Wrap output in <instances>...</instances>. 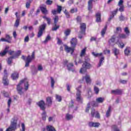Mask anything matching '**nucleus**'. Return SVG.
Masks as SVG:
<instances>
[{
	"label": "nucleus",
	"instance_id": "obj_59",
	"mask_svg": "<svg viewBox=\"0 0 131 131\" xmlns=\"http://www.w3.org/2000/svg\"><path fill=\"white\" fill-rule=\"evenodd\" d=\"M46 4L47 5H52V4H53V1H51V0H47L46 1Z\"/></svg>",
	"mask_w": 131,
	"mask_h": 131
},
{
	"label": "nucleus",
	"instance_id": "obj_21",
	"mask_svg": "<svg viewBox=\"0 0 131 131\" xmlns=\"http://www.w3.org/2000/svg\"><path fill=\"white\" fill-rule=\"evenodd\" d=\"M75 65L77 66L78 64H81L82 63V60L81 59L76 57V59L74 60Z\"/></svg>",
	"mask_w": 131,
	"mask_h": 131
},
{
	"label": "nucleus",
	"instance_id": "obj_29",
	"mask_svg": "<svg viewBox=\"0 0 131 131\" xmlns=\"http://www.w3.org/2000/svg\"><path fill=\"white\" fill-rule=\"evenodd\" d=\"M13 59H15V56H11L9 58H8V60H7V63L8 65H11L12 64V62L13 61Z\"/></svg>",
	"mask_w": 131,
	"mask_h": 131
},
{
	"label": "nucleus",
	"instance_id": "obj_34",
	"mask_svg": "<svg viewBox=\"0 0 131 131\" xmlns=\"http://www.w3.org/2000/svg\"><path fill=\"white\" fill-rule=\"evenodd\" d=\"M43 19H45V20H46V21H47V23L48 24V25H50L51 24V18L48 17L47 16H43Z\"/></svg>",
	"mask_w": 131,
	"mask_h": 131
},
{
	"label": "nucleus",
	"instance_id": "obj_2",
	"mask_svg": "<svg viewBox=\"0 0 131 131\" xmlns=\"http://www.w3.org/2000/svg\"><path fill=\"white\" fill-rule=\"evenodd\" d=\"M90 59L88 57H85V61L82 64V68L80 70V73L82 74L86 73V70L91 68L92 64L90 63Z\"/></svg>",
	"mask_w": 131,
	"mask_h": 131
},
{
	"label": "nucleus",
	"instance_id": "obj_4",
	"mask_svg": "<svg viewBox=\"0 0 131 131\" xmlns=\"http://www.w3.org/2000/svg\"><path fill=\"white\" fill-rule=\"evenodd\" d=\"M34 55L35 53L34 52H33L31 56L30 55H28L26 59L25 58V56L24 55H23L21 56V59H23V60H24V61H26L25 67H28V66H29V63H30V62H31L32 60L34 59Z\"/></svg>",
	"mask_w": 131,
	"mask_h": 131
},
{
	"label": "nucleus",
	"instance_id": "obj_30",
	"mask_svg": "<svg viewBox=\"0 0 131 131\" xmlns=\"http://www.w3.org/2000/svg\"><path fill=\"white\" fill-rule=\"evenodd\" d=\"M52 39V38L51 37V36L49 35H47L46 37L45 40L43 41V43H47L48 41H50Z\"/></svg>",
	"mask_w": 131,
	"mask_h": 131
},
{
	"label": "nucleus",
	"instance_id": "obj_8",
	"mask_svg": "<svg viewBox=\"0 0 131 131\" xmlns=\"http://www.w3.org/2000/svg\"><path fill=\"white\" fill-rule=\"evenodd\" d=\"M8 74L7 73V70H4V76L3 77V83L4 85H8L9 84V80H8Z\"/></svg>",
	"mask_w": 131,
	"mask_h": 131
},
{
	"label": "nucleus",
	"instance_id": "obj_36",
	"mask_svg": "<svg viewBox=\"0 0 131 131\" xmlns=\"http://www.w3.org/2000/svg\"><path fill=\"white\" fill-rule=\"evenodd\" d=\"M50 79H51V88L52 89H54V86L55 85V80L54 79V78L52 77H50Z\"/></svg>",
	"mask_w": 131,
	"mask_h": 131
},
{
	"label": "nucleus",
	"instance_id": "obj_28",
	"mask_svg": "<svg viewBox=\"0 0 131 131\" xmlns=\"http://www.w3.org/2000/svg\"><path fill=\"white\" fill-rule=\"evenodd\" d=\"M107 25H105L104 28L103 29H102V30H101V35L102 36L104 37V35H105V34L106 33V31L107 30Z\"/></svg>",
	"mask_w": 131,
	"mask_h": 131
},
{
	"label": "nucleus",
	"instance_id": "obj_60",
	"mask_svg": "<svg viewBox=\"0 0 131 131\" xmlns=\"http://www.w3.org/2000/svg\"><path fill=\"white\" fill-rule=\"evenodd\" d=\"M123 4V0H120L118 4V6H119V7H120L122 6Z\"/></svg>",
	"mask_w": 131,
	"mask_h": 131
},
{
	"label": "nucleus",
	"instance_id": "obj_63",
	"mask_svg": "<svg viewBox=\"0 0 131 131\" xmlns=\"http://www.w3.org/2000/svg\"><path fill=\"white\" fill-rule=\"evenodd\" d=\"M118 47H119V48H120L121 49H123V48H124V45L123 44V43H120L118 45Z\"/></svg>",
	"mask_w": 131,
	"mask_h": 131
},
{
	"label": "nucleus",
	"instance_id": "obj_61",
	"mask_svg": "<svg viewBox=\"0 0 131 131\" xmlns=\"http://www.w3.org/2000/svg\"><path fill=\"white\" fill-rule=\"evenodd\" d=\"M21 131H25V124L24 123H21Z\"/></svg>",
	"mask_w": 131,
	"mask_h": 131
},
{
	"label": "nucleus",
	"instance_id": "obj_26",
	"mask_svg": "<svg viewBox=\"0 0 131 131\" xmlns=\"http://www.w3.org/2000/svg\"><path fill=\"white\" fill-rule=\"evenodd\" d=\"M104 60H105V58L104 56H102L99 60V62L98 64V67H101L103 63H104Z\"/></svg>",
	"mask_w": 131,
	"mask_h": 131
},
{
	"label": "nucleus",
	"instance_id": "obj_32",
	"mask_svg": "<svg viewBox=\"0 0 131 131\" xmlns=\"http://www.w3.org/2000/svg\"><path fill=\"white\" fill-rule=\"evenodd\" d=\"M47 131H56L55 128L53 127V126L48 125L47 126Z\"/></svg>",
	"mask_w": 131,
	"mask_h": 131
},
{
	"label": "nucleus",
	"instance_id": "obj_22",
	"mask_svg": "<svg viewBox=\"0 0 131 131\" xmlns=\"http://www.w3.org/2000/svg\"><path fill=\"white\" fill-rule=\"evenodd\" d=\"M119 21H125V20H127V17H125L122 15V13L121 14L120 16H119Z\"/></svg>",
	"mask_w": 131,
	"mask_h": 131
},
{
	"label": "nucleus",
	"instance_id": "obj_64",
	"mask_svg": "<svg viewBox=\"0 0 131 131\" xmlns=\"http://www.w3.org/2000/svg\"><path fill=\"white\" fill-rule=\"evenodd\" d=\"M24 41H25V42H28V41H29V36H26V37L25 38Z\"/></svg>",
	"mask_w": 131,
	"mask_h": 131
},
{
	"label": "nucleus",
	"instance_id": "obj_53",
	"mask_svg": "<svg viewBox=\"0 0 131 131\" xmlns=\"http://www.w3.org/2000/svg\"><path fill=\"white\" fill-rule=\"evenodd\" d=\"M1 41H5L6 42H8V43H11V42L8 40H7L6 38H2L1 39Z\"/></svg>",
	"mask_w": 131,
	"mask_h": 131
},
{
	"label": "nucleus",
	"instance_id": "obj_20",
	"mask_svg": "<svg viewBox=\"0 0 131 131\" xmlns=\"http://www.w3.org/2000/svg\"><path fill=\"white\" fill-rule=\"evenodd\" d=\"M46 104L48 106L52 105V97H49L46 98Z\"/></svg>",
	"mask_w": 131,
	"mask_h": 131
},
{
	"label": "nucleus",
	"instance_id": "obj_24",
	"mask_svg": "<svg viewBox=\"0 0 131 131\" xmlns=\"http://www.w3.org/2000/svg\"><path fill=\"white\" fill-rule=\"evenodd\" d=\"M96 22H101V13L98 12L96 14Z\"/></svg>",
	"mask_w": 131,
	"mask_h": 131
},
{
	"label": "nucleus",
	"instance_id": "obj_18",
	"mask_svg": "<svg viewBox=\"0 0 131 131\" xmlns=\"http://www.w3.org/2000/svg\"><path fill=\"white\" fill-rule=\"evenodd\" d=\"M121 90L117 89L116 90H112V94L113 95H121Z\"/></svg>",
	"mask_w": 131,
	"mask_h": 131
},
{
	"label": "nucleus",
	"instance_id": "obj_55",
	"mask_svg": "<svg viewBox=\"0 0 131 131\" xmlns=\"http://www.w3.org/2000/svg\"><path fill=\"white\" fill-rule=\"evenodd\" d=\"M99 88H98V87H96V86H95L94 87V91L95 92V93L96 94H99Z\"/></svg>",
	"mask_w": 131,
	"mask_h": 131
},
{
	"label": "nucleus",
	"instance_id": "obj_10",
	"mask_svg": "<svg viewBox=\"0 0 131 131\" xmlns=\"http://www.w3.org/2000/svg\"><path fill=\"white\" fill-rule=\"evenodd\" d=\"M80 33L82 34H84L85 32V29H86V26L85 25V24L84 23H81L80 24Z\"/></svg>",
	"mask_w": 131,
	"mask_h": 131
},
{
	"label": "nucleus",
	"instance_id": "obj_3",
	"mask_svg": "<svg viewBox=\"0 0 131 131\" xmlns=\"http://www.w3.org/2000/svg\"><path fill=\"white\" fill-rule=\"evenodd\" d=\"M17 120H18V119H17L16 117H14L11 121V124H10V127L6 129V131L15 130V129L17 127Z\"/></svg>",
	"mask_w": 131,
	"mask_h": 131
},
{
	"label": "nucleus",
	"instance_id": "obj_44",
	"mask_svg": "<svg viewBox=\"0 0 131 131\" xmlns=\"http://www.w3.org/2000/svg\"><path fill=\"white\" fill-rule=\"evenodd\" d=\"M57 11L58 14H61V12L62 11V6H60L58 5Z\"/></svg>",
	"mask_w": 131,
	"mask_h": 131
},
{
	"label": "nucleus",
	"instance_id": "obj_49",
	"mask_svg": "<svg viewBox=\"0 0 131 131\" xmlns=\"http://www.w3.org/2000/svg\"><path fill=\"white\" fill-rule=\"evenodd\" d=\"M59 27H60L59 26H57V25H56V26H55L54 27L52 28V31H56L58 29H59Z\"/></svg>",
	"mask_w": 131,
	"mask_h": 131
},
{
	"label": "nucleus",
	"instance_id": "obj_6",
	"mask_svg": "<svg viewBox=\"0 0 131 131\" xmlns=\"http://www.w3.org/2000/svg\"><path fill=\"white\" fill-rule=\"evenodd\" d=\"M37 105L42 111H45V110H46V102H45L43 100H40L37 102Z\"/></svg>",
	"mask_w": 131,
	"mask_h": 131
},
{
	"label": "nucleus",
	"instance_id": "obj_39",
	"mask_svg": "<svg viewBox=\"0 0 131 131\" xmlns=\"http://www.w3.org/2000/svg\"><path fill=\"white\" fill-rule=\"evenodd\" d=\"M111 113V106H110L108 107V110L107 111L106 113V117H109V116H110Z\"/></svg>",
	"mask_w": 131,
	"mask_h": 131
},
{
	"label": "nucleus",
	"instance_id": "obj_25",
	"mask_svg": "<svg viewBox=\"0 0 131 131\" xmlns=\"http://www.w3.org/2000/svg\"><path fill=\"white\" fill-rule=\"evenodd\" d=\"M73 63H69L68 65L67 66L68 70H69V71H74V70H73Z\"/></svg>",
	"mask_w": 131,
	"mask_h": 131
},
{
	"label": "nucleus",
	"instance_id": "obj_40",
	"mask_svg": "<svg viewBox=\"0 0 131 131\" xmlns=\"http://www.w3.org/2000/svg\"><path fill=\"white\" fill-rule=\"evenodd\" d=\"M54 26H56L57 25V23H58V21H59V16H55V17L54 18Z\"/></svg>",
	"mask_w": 131,
	"mask_h": 131
},
{
	"label": "nucleus",
	"instance_id": "obj_16",
	"mask_svg": "<svg viewBox=\"0 0 131 131\" xmlns=\"http://www.w3.org/2000/svg\"><path fill=\"white\" fill-rule=\"evenodd\" d=\"M9 48V46H6L5 50L3 52H0V56L4 57L8 53Z\"/></svg>",
	"mask_w": 131,
	"mask_h": 131
},
{
	"label": "nucleus",
	"instance_id": "obj_17",
	"mask_svg": "<svg viewBox=\"0 0 131 131\" xmlns=\"http://www.w3.org/2000/svg\"><path fill=\"white\" fill-rule=\"evenodd\" d=\"M97 0H89L88 2V10L91 11L93 9V2H97Z\"/></svg>",
	"mask_w": 131,
	"mask_h": 131
},
{
	"label": "nucleus",
	"instance_id": "obj_33",
	"mask_svg": "<svg viewBox=\"0 0 131 131\" xmlns=\"http://www.w3.org/2000/svg\"><path fill=\"white\" fill-rule=\"evenodd\" d=\"M73 118V116L69 114H67L66 116V119L67 120H71Z\"/></svg>",
	"mask_w": 131,
	"mask_h": 131
},
{
	"label": "nucleus",
	"instance_id": "obj_27",
	"mask_svg": "<svg viewBox=\"0 0 131 131\" xmlns=\"http://www.w3.org/2000/svg\"><path fill=\"white\" fill-rule=\"evenodd\" d=\"M71 33V30H70V29H67V30H66L64 31V34L65 36H66V37H67V36L70 35Z\"/></svg>",
	"mask_w": 131,
	"mask_h": 131
},
{
	"label": "nucleus",
	"instance_id": "obj_57",
	"mask_svg": "<svg viewBox=\"0 0 131 131\" xmlns=\"http://www.w3.org/2000/svg\"><path fill=\"white\" fill-rule=\"evenodd\" d=\"M42 69H43V68H42V66H41V64H39L38 66V71H42Z\"/></svg>",
	"mask_w": 131,
	"mask_h": 131
},
{
	"label": "nucleus",
	"instance_id": "obj_54",
	"mask_svg": "<svg viewBox=\"0 0 131 131\" xmlns=\"http://www.w3.org/2000/svg\"><path fill=\"white\" fill-rule=\"evenodd\" d=\"M77 12V8H73L71 9L70 12L72 14H73V13H76Z\"/></svg>",
	"mask_w": 131,
	"mask_h": 131
},
{
	"label": "nucleus",
	"instance_id": "obj_23",
	"mask_svg": "<svg viewBox=\"0 0 131 131\" xmlns=\"http://www.w3.org/2000/svg\"><path fill=\"white\" fill-rule=\"evenodd\" d=\"M11 77L13 80H15V79H17L19 77V74L17 72H14L12 74Z\"/></svg>",
	"mask_w": 131,
	"mask_h": 131
},
{
	"label": "nucleus",
	"instance_id": "obj_46",
	"mask_svg": "<svg viewBox=\"0 0 131 131\" xmlns=\"http://www.w3.org/2000/svg\"><path fill=\"white\" fill-rule=\"evenodd\" d=\"M19 21H20V18H18L16 20V21L14 24V26L15 27H18V26H19Z\"/></svg>",
	"mask_w": 131,
	"mask_h": 131
},
{
	"label": "nucleus",
	"instance_id": "obj_51",
	"mask_svg": "<svg viewBox=\"0 0 131 131\" xmlns=\"http://www.w3.org/2000/svg\"><path fill=\"white\" fill-rule=\"evenodd\" d=\"M64 13L66 16L67 18H70V14H69V12H68L66 9L64 11Z\"/></svg>",
	"mask_w": 131,
	"mask_h": 131
},
{
	"label": "nucleus",
	"instance_id": "obj_43",
	"mask_svg": "<svg viewBox=\"0 0 131 131\" xmlns=\"http://www.w3.org/2000/svg\"><path fill=\"white\" fill-rule=\"evenodd\" d=\"M56 99L58 102H61L62 101V97L60 95H56Z\"/></svg>",
	"mask_w": 131,
	"mask_h": 131
},
{
	"label": "nucleus",
	"instance_id": "obj_15",
	"mask_svg": "<svg viewBox=\"0 0 131 131\" xmlns=\"http://www.w3.org/2000/svg\"><path fill=\"white\" fill-rule=\"evenodd\" d=\"M116 38V35H114L112 36L111 38L108 40V43L110 46H113V43H114L115 39Z\"/></svg>",
	"mask_w": 131,
	"mask_h": 131
},
{
	"label": "nucleus",
	"instance_id": "obj_11",
	"mask_svg": "<svg viewBox=\"0 0 131 131\" xmlns=\"http://www.w3.org/2000/svg\"><path fill=\"white\" fill-rule=\"evenodd\" d=\"M82 80L85 81L86 83L88 84H90L92 82L91 77L88 74H86L84 77H83Z\"/></svg>",
	"mask_w": 131,
	"mask_h": 131
},
{
	"label": "nucleus",
	"instance_id": "obj_9",
	"mask_svg": "<svg viewBox=\"0 0 131 131\" xmlns=\"http://www.w3.org/2000/svg\"><path fill=\"white\" fill-rule=\"evenodd\" d=\"M91 115L92 117H96V118H100V114L99 112H96L95 108H92L91 111Z\"/></svg>",
	"mask_w": 131,
	"mask_h": 131
},
{
	"label": "nucleus",
	"instance_id": "obj_5",
	"mask_svg": "<svg viewBox=\"0 0 131 131\" xmlns=\"http://www.w3.org/2000/svg\"><path fill=\"white\" fill-rule=\"evenodd\" d=\"M46 27H47L46 24H43L42 25L39 26V31L37 34V37L38 38L42 36V34L43 33V30L46 29Z\"/></svg>",
	"mask_w": 131,
	"mask_h": 131
},
{
	"label": "nucleus",
	"instance_id": "obj_41",
	"mask_svg": "<svg viewBox=\"0 0 131 131\" xmlns=\"http://www.w3.org/2000/svg\"><path fill=\"white\" fill-rule=\"evenodd\" d=\"M92 55L94 56V57H101L102 55H103V53H97L95 52H92Z\"/></svg>",
	"mask_w": 131,
	"mask_h": 131
},
{
	"label": "nucleus",
	"instance_id": "obj_52",
	"mask_svg": "<svg viewBox=\"0 0 131 131\" xmlns=\"http://www.w3.org/2000/svg\"><path fill=\"white\" fill-rule=\"evenodd\" d=\"M119 12H122L124 11V6H120V8H119Z\"/></svg>",
	"mask_w": 131,
	"mask_h": 131
},
{
	"label": "nucleus",
	"instance_id": "obj_19",
	"mask_svg": "<svg viewBox=\"0 0 131 131\" xmlns=\"http://www.w3.org/2000/svg\"><path fill=\"white\" fill-rule=\"evenodd\" d=\"M124 52L125 56H129V55H130V48L129 47H127L124 50Z\"/></svg>",
	"mask_w": 131,
	"mask_h": 131
},
{
	"label": "nucleus",
	"instance_id": "obj_56",
	"mask_svg": "<svg viewBox=\"0 0 131 131\" xmlns=\"http://www.w3.org/2000/svg\"><path fill=\"white\" fill-rule=\"evenodd\" d=\"M117 12H118V8H117L115 11H114L112 12V15L113 16L114 15V16H115V15H116V14H117Z\"/></svg>",
	"mask_w": 131,
	"mask_h": 131
},
{
	"label": "nucleus",
	"instance_id": "obj_48",
	"mask_svg": "<svg viewBox=\"0 0 131 131\" xmlns=\"http://www.w3.org/2000/svg\"><path fill=\"white\" fill-rule=\"evenodd\" d=\"M86 49L84 48L83 49L81 52V54H80V57H82L83 56H84V54H85V51H86Z\"/></svg>",
	"mask_w": 131,
	"mask_h": 131
},
{
	"label": "nucleus",
	"instance_id": "obj_37",
	"mask_svg": "<svg viewBox=\"0 0 131 131\" xmlns=\"http://www.w3.org/2000/svg\"><path fill=\"white\" fill-rule=\"evenodd\" d=\"M113 51L115 56H117V55H119V50L117 49V48H114L113 49Z\"/></svg>",
	"mask_w": 131,
	"mask_h": 131
},
{
	"label": "nucleus",
	"instance_id": "obj_1",
	"mask_svg": "<svg viewBox=\"0 0 131 131\" xmlns=\"http://www.w3.org/2000/svg\"><path fill=\"white\" fill-rule=\"evenodd\" d=\"M23 85H25V90L28 91L29 88V83H28V80L27 78L21 80L16 86L17 93L19 95H23L24 94L23 92Z\"/></svg>",
	"mask_w": 131,
	"mask_h": 131
},
{
	"label": "nucleus",
	"instance_id": "obj_42",
	"mask_svg": "<svg viewBox=\"0 0 131 131\" xmlns=\"http://www.w3.org/2000/svg\"><path fill=\"white\" fill-rule=\"evenodd\" d=\"M21 50H18L15 53V54L13 56V57H15V58H17L19 57V56L21 55Z\"/></svg>",
	"mask_w": 131,
	"mask_h": 131
},
{
	"label": "nucleus",
	"instance_id": "obj_50",
	"mask_svg": "<svg viewBox=\"0 0 131 131\" xmlns=\"http://www.w3.org/2000/svg\"><path fill=\"white\" fill-rule=\"evenodd\" d=\"M47 117V114L46 112H43L42 114V118L43 120H46Z\"/></svg>",
	"mask_w": 131,
	"mask_h": 131
},
{
	"label": "nucleus",
	"instance_id": "obj_14",
	"mask_svg": "<svg viewBox=\"0 0 131 131\" xmlns=\"http://www.w3.org/2000/svg\"><path fill=\"white\" fill-rule=\"evenodd\" d=\"M74 48L72 47H69L68 46L65 47V51L67 52V53H70L71 52V55L73 54V52H74Z\"/></svg>",
	"mask_w": 131,
	"mask_h": 131
},
{
	"label": "nucleus",
	"instance_id": "obj_45",
	"mask_svg": "<svg viewBox=\"0 0 131 131\" xmlns=\"http://www.w3.org/2000/svg\"><path fill=\"white\" fill-rule=\"evenodd\" d=\"M124 32L126 33V35H129V30H128V28L126 27L124 28Z\"/></svg>",
	"mask_w": 131,
	"mask_h": 131
},
{
	"label": "nucleus",
	"instance_id": "obj_13",
	"mask_svg": "<svg viewBox=\"0 0 131 131\" xmlns=\"http://www.w3.org/2000/svg\"><path fill=\"white\" fill-rule=\"evenodd\" d=\"M90 127H99L100 126V123L90 122L89 123Z\"/></svg>",
	"mask_w": 131,
	"mask_h": 131
},
{
	"label": "nucleus",
	"instance_id": "obj_35",
	"mask_svg": "<svg viewBox=\"0 0 131 131\" xmlns=\"http://www.w3.org/2000/svg\"><path fill=\"white\" fill-rule=\"evenodd\" d=\"M40 9L43 14H45V15H47V14H48V10H47V9H46V8L41 7H40Z\"/></svg>",
	"mask_w": 131,
	"mask_h": 131
},
{
	"label": "nucleus",
	"instance_id": "obj_62",
	"mask_svg": "<svg viewBox=\"0 0 131 131\" xmlns=\"http://www.w3.org/2000/svg\"><path fill=\"white\" fill-rule=\"evenodd\" d=\"M90 108H91L90 104L89 103L87 105V107L85 110V112H89V110H90Z\"/></svg>",
	"mask_w": 131,
	"mask_h": 131
},
{
	"label": "nucleus",
	"instance_id": "obj_47",
	"mask_svg": "<svg viewBox=\"0 0 131 131\" xmlns=\"http://www.w3.org/2000/svg\"><path fill=\"white\" fill-rule=\"evenodd\" d=\"M119 37L120 38H126V35H125V34H120Z\"/></svg>",
	"mask_w": 131,
	"mask_h": 131
},
{
	"label": "nucleus",
	"instance_id": "obj_58",
	"mask_svg": "<svg viewBox=\"0 0 131 131\" xmlns=\"http://www.w3.org/2000/svg\"><path fill=\"white\" fill-rule=\"evenodd\" d=\"M11 103H12V99L9 98L8 101V106L9 108H10Z\"/></svg>",
	"mask_w": 131,
	"mask_h": 131
},
{
	"label": "nucleus",
	"instance_id": "obj_12",
	"mask_svg": "<svg viewBox=\"0 0 131 131\" xmlns=\"http://www.w3.org/2000/svg\"><path fill=\"white\" fill-rule=\"evenodd\" d=\"M70 42L72 47L75 48V47H76L77 45V39H76V38H72Z\"/></svg>",
	"mask_w": 131,
	"mask_h": 131
},
{
	"label": "nucleus",
	"instance_id": "obj_38",
	"mask_svg": "<svg viewBox=\"0 0 131 131\" xmlns=\"http://www.w3.org/2000/svg\"><path fill=\"white\" fill-rule=\"evenodd\" d=\"M5 37L7 40H9L11 42H12V37L10 36V35L8 34L5 35Z\"/></svg>",
	"mask_w": 131,
	"mask_h": 131
},
{
	"label": "nucleus",
	"instance_id": "obj_31",
	"mask_svg": "<svg viewBox=\"0 0 131 131\" xmlns=\"http://www.w3.org/2000/svg\"><path fill=\"white\" fill-rule=\"evenodd\" d=\"M105 100V98L102 97H99L96 98V102L97 103H103Z\"/></svg>",
	"mask_w": 131,
	"mask_h": 131
},
{
	"label": "nucleus",
	"instance_id": "obj_7",
	"mask_svg": "<svg viewBox=\"0 0 131 131\" xmlns=\"http://www.w3.org/2000/svg\"><path fill=\"white\" fill-rule=\"evenodd\" d=\"M79 89H81V86H80L78 88H77V93H76V99L78 102H81V92Z\"/></svg>",
	"mask_w": 131,
	"mask_h": 131
}]
</instances>
